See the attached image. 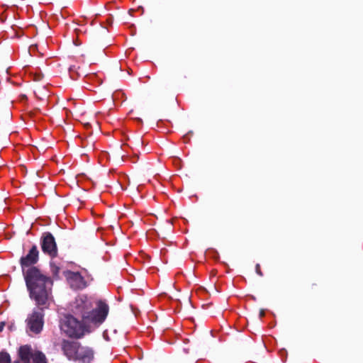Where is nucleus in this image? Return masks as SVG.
I'll return each mask as SVG.
<instances>
[{
	"label": "nucleus",
	"mask_w": 363,
	"mask_h": 363,
	"mask_svg": "<svg viewBox=\"0 0 363 363\" xmlns=\"http://www.w3.org/2000/svg\"><path fill=\"white\" fill-rule=\"evenodd\" d=\"M25 281L30 293V297L35 300L38 307L28 318V328L30 331L38 334L43 327V310L49 306L52 281L44 275L39 269H30L25 274Z\"/></svg>",
	"instance_id": "1"
},
{
	"label": "nucleus",
	"mask_w": 363,
	"mask_h": 363,
	"mask_svg": "<svg viewBox=\"0 0 363 363\" xmlns=\"http://www.w3.org/2000/svg\"><path fill=\"white\" fill-rule=\"evenodd\" d=\"M60 328L68 337L79 339L87 333L91 332V325L84 321H79L72 315L65 316L62 320Z\"/></svg>",
	"instance_id": "2"
},
{
	"label": "nucleus",
	"mask_w": 363,
	"mask_h": 363,
	"mask_svg": "<svg viewBox=\"0 0 363 363\" xmlns=\"http://www.w3.org/2000/svg\"><path fill=\"white\" fill-rule=\"evenodd\" d=\"M108 313L109 306L105 301L100 299L94 301L91 310L86 317L84 323L91 327L98 328L106 320Z\"/></svg>",
	"instance_id": "3"
},
{
	"label": "nucleus",
	"mask_w": 363,
	"mask_h": 363,
	"mask_svg": "<svg viewBox=\"0 0 363 363\" xmlns=\"http://www.w3.org/2000/svg\"><path fill=\"white\" fill-rule=\"evenodd\" d=\"M94 301L86 295H79L71 305V311L75 315L80 316L82 321H85L90 310H91Z\"/></svg>",
	"instance_id": "4"
},
{
	"label": "nucleus",
	"mask_w": 363,
	"mask_h": 363,
	"mask_svg": "<svg viewBox=\"0 0 363 363\" xmlns=\"http://www.w3.org/2000/svg\"><path fill=\"white\" fill-rule=\"evenodd\" d=\"M40 247L44 254L52 259L57 257L58 249L53 235L50 232H45L40 238Z\"/></svg>",
	"instance_id": "5"
},
{
	"label": "nucleus",
	"mask_w": 363,
	"mask_h": 363,
	"mask_svg": "<svg viewBox=\"0 0 363 363\" xmlns=\"http://www.w3.org/2000/svg\"><path fill=\"white\" fill-rule=\"evenodd\" d=\"M39 260V250L35 245H33L28 254L26 256H23L20 259V264L22 268L23 276L27 272L35 267L33 265L35 264Z\"/></svg>",
	"instance_id": "6"
},
{
	"label": "nucleus",
	"mask_w": 363,
	"mask_h": 363,
	"mask_svg": "<svg viewBox=\"0 0 363 363\" xmlns=\"http://www.w3.org/2000/svg\"><path fill=\"white\" fill-rule=\"evenodd\" d=\"M65 277L68 284L73 290L83 289L86 286V282L79 272L67 271L65 272Z\"/></svg>",
	"instance_id": "7"
},
{
	"label": "nucleus",
	"mask_w": 363,
	"mask_h": 363,
	"mask_svg": "<svg viewBox=\"0 0 363 363\" xmlns=\"http://www.w3.org/2000/svg\"><path fill=\"white\" fill-rule=\"evenodd\" d=\"M80 347L79 342H63L62 348L65 355L69 360L77 361Z\"/></svg>",
	"instance_id": "8"
},
{
	"label": "nucleus",
	"mask_w": 363,
	"mask_h": 363,
	"mask_svg": "<svg viewBox=\"0 0 363 363\" xmlns=\"http://www.w3.org/2000/svg\"><path fill=\"white\" fill-rule=\"evenodd\" d=\"M38 351H34L28 345L20 347L18 351V357L23 363H31Z\"/></svg>",
	"instance_id": "9"
},
{
	"label": "nucleus",
	"mask_w": 363,
	"mask_h": 363,
	"mask_svg": "<svg viewBox=\"0 0 363 363\" xmlns=\"http://www.w3.org/2000/svg\"><path fill=\"white\" fill-rule=\"evenodd\" d=\"M77 361L82 363H91L94 359V352L89 347H80L78 351Z\"/></svg>",
	"instance_id": "10"
},
{
	"label": "nucleus",
	"mask_w": 363,
	"mask_h": 363,
	"mask_svg": "<svg viewBox=\"0 0 363 363\" xmlns=\"http://www.w3.org/2000/svg\"><path fill=\"white\" fill-rule=\"evenodd\" d=\"M33 363H47L45 356L40 352H37L33 359Z\"/></svg>",
	"instance_id": "11"
},
{
	"label": "nucleus",
	"mask_w": 363,
	"mask_h": 363,
	"mask_svg": "<svg viewBox=\"0 0 363 363\" xmlns=\"http://www.w3.org/2000/svg\"><path fill=\"white\" fill-rule=\"evenodd\" d=\"M0 363H11L10 355L6 352H0ZM13 363H19L18 362H14Z\"/></svg>",
	"instance_id": "12"
},
{
	"label": "nucleus",
	"mask_w": 363,
	"mask_h": 363,
	"mask_svg": "<svg viewBox=\"0 0 363 363\" xmlns=\"http://www.w3.org/2000/svg\"><path fill=\"white\" fill-rule=\"evenodd\" d=\"M60 268L53 262H50V271L54 277L58 278Z\"/></svg>",
	"instance_id": "13"
},
{
	"label": "nucleus",
	"mask_w": 363,
	"mask_h": 363,
	"mask_svg": "<svg viewBox=\"0 0 363 363\" xmlns=\"http://www.w3.org/2000/svg\"><path fill=\"white\" fill-rule=\"evenodd\" d=\"M255 270H256V272L258 275L259 276H263V273L261 271V268H260V265L259 264H257L256 266H255Z\"/></svg>",
	"instance_id": "14"
},
{
	"label": "nucleus",
	"mask_w": 363,
	"mask_h": 363,
	"mask_svg": "<svg viewBox=\"0 0 363 363\" xmlns=\"http://www.w3.org/2000/svg\"><path fill=\"white\" fill-rule=\"evenodd\" d=\"M5 322H0V332H1L5 326Z\"/></svg>",
	"instance_id": "15"
},
{
	"label": "nucleus",
	"mask_w": 363,
	"mask_h": 363,
	"mask_svg": "<svg viewBox=\"0 0 363 363\" xmlns=\"http://www.w3.org/2000/svg\"><path fill=\"white\" fill-rule=\"evenodd\" d=\"M264 314H265L264 310V309H261L259 311V316L262 318V317H263L264 315Z\"/></svg>",
	"instance_id": "16"
},
{
	"label": "nucleus",
	"mask_w": 363,
	"mask_h": 363,
	"mask_svg": "<svg viewBox=\"0 0 363 363\" xmlns=\"http://www.w3.org/2000/svg\"><path fill=\"white\" fill-rule=\"evenodd\" d=\"M137 143H138V145H140V144L143 145V141L141 139H138L137 141Z\"/></svg>",
	"instance_id": "17"
},
{
	"label": "nucleus",
	"mask_w": 363,
	"mask_h": 363,
	"mask_svg": "<svg viewBox=\"0 0 363 363\" xmlns=\"http://www.w3.org/2000/svg\"><path fill=\"white\" fill-rule=\"evenodd\" d=\"M21 100H26L27 99L26 96V95H21Z\"/></svg>",
	"instance_id": "18"
},
{
	"label": "nucleus",
	"mask_w": 363,
	"mask_h": 363,
	"mask_svg": "<svg viewBox=\"0 0 363 363\" xmlns=\"http://www.w3.org/2000/svg\"><path fill=\"white\" fill-rule=\"evenodd\" d=\"M312 286V288H313V287H314V286H317V284L313 283V284H312V286Z\"/></svg>",
	"instance_id": "19"
},
{
	"label": "nucleus",
	"mask_w": 363,
	"mask_h": 363,
	"mask_svg": "<svg viewBox=\"0 0 363 363\" xmlns=\"http://www.w3.org/2000/svg\"><path fill=\"white\" fill-rule=\"evenodd\" d=\"M35 80H40V77L35 78Z\"/></svg>",
	"instance_id": "20"
},
{
	"label": "nucleus",
	"mask_w": 363,
	"mask_h": 363,
	"mask_svg": "<svg viewBox=\"0 0 363 363\" xmlns=\"http://www.w3.org/2000/svg\"><path fill=\"white\" fill-rule=\"evenodd\" d=\"M210 333L213 335V331H210ZM213 337H216L215 336L212 335Z\"/></svg>",
	"instance_id": "21"
},
{
	"label": "nucleus",
	"mask_w": 363,
	"mask_h": 363,
	"mask_svg": "<svg viewBox=\"0 0 363 363\" xmlns=\"http://www.w3.org/2000/svg\"><path fill=\"white\" fill-rule=\"evenodd\" d=\"M183 340H186V341H188V340H189V339H187V338H185V339H184Z\"/></svg>",
	"instance_id": "22"
}]
</instances>
